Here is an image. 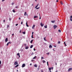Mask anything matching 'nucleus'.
Listing matches in <instances>:
<instances>
[{
    "mask_svg": "<svg viewBox=\"0 0 72 72\" xmlns=\"http://www.w3.org/2000/svg\"><path fill=\"white\" fill-rule=\"evenodd\" d=\"M53 27L54 28V29L55 30L56 28H57V26L56 25H54L53 26Z\"/></svg>",
    "mask_w": 72,
    "mask_h": 72,
    "instance_id": "1",
    "label": "nucleus"
},
{
    "mask_svg": "<svg viewBox=\"0 0 72 72\" xmlns=\"http://www.w3.org/2000/svg\"><path fill=\"white\" fill-rule=\"evenodd\" d=\"M26 66V64H24L22 65V67L23 68V67H24Z\"/></svg>",
    "mask_w": 72,
    "mask_h": 72,
    "instance_id": "2",
    "label": "nucleus"
},
{
    "mask_svg": "<svg viewBox=\"0 0 72 72\" xmlns=\"http://www.w3.org/2000/svg\"><path fill=\"white\" fill-rule=\"evenodd\" d=\"M24 15L26 16V15H27L28 16V14H27V13L26 12H25L24 14Z\"/></svg>",
    "mask_w": 72,
    "mask_h": 72,
    "instance_id": "3",
    "label": "nucleus"
},
{
    "mask_svg": "<svg viewBox=\"0 0 72 72\" xmlns=\"http://www.w3.org/2000/svg\"><path fill=\"white\" fill-rule=\"evenodd\" d=\"M53 69V68H48L49 71H51V69Z\"/></svg>",
    "mask_w": 72,
    "mask_h": 72,
    "instance_id": "4",
    "label": "nucleus"
},
{
    "mask_svg": "<svg viewBox=\"0 0 72 72\" xmlns=\"http://www.w3.org/2000/svg\"><path fill=\"white\" fill-rule=\"evenodd\" d=\"M40 25H41V27H43V26H44V24H42V23L41 22L40 23Z\"/></svg>",
    "mask_w": 72,
    "mask_h": 72,
    "instance_id": "5",
    "label": "nucleus"
},
{
    "mask_svg": "<svg viewBox=\"0 0 72 72\" xmlns=\"http://www.w3.org/2000/svg\"><path fill=\"white\" fill-rule=\"evenodd\" d=\"M72 15H71V16H70V21H72Z\"/></svg>",
    "mask_w": 72,
    "mask_h": 72,
    "instance_id": "6",
    "label": "nucleus"
},
{
    "mask_svg": "<svg viewBox=\"0 0 72 72\" xmlns=\"http://www.w3.org/2000/svg\"><path fill=\"white\" fill-rule=\"evenodd\" d=\"M15 65H17V64H18V62H15Z\"/></svg>",
    "mask_w": 72,
    "mask_h": 72,
    "instance_id": "7",
    "label": "nucleus"
},
{
    "mask_svg": "<svg viewBox=\"0 0 72 72\" xmlns=\"http://www.w3.org/2000/svg\"><path fill=\"white\" fill-rule=\"evenodd\" d=\"M8 41V38H6L5 39V42H7Z\"/></svg>",
    "mask_w": 72,
    "mask_h": 72,
    "instance_id": "8",
    "label": "nucleus"
},
{
    "mask_svg": "<svg viewBox=\"0 0 72 72\" xmlns=\"http://www.w3.org/2000/svg\"><path fill=\"white\" fill-rule=\"evenodd\" d=\"M71 70H72V68H69V69L68 71H71Z\"/></svg>",
    "mask_w": 72,
    "mask_h": 72,
    "instance_id": "9",
    "label": "nucleus"
},
{
    "mask_svg": "<svg viewBox=\"0 0 72 72\" xmlns=\"http://www.w3.org/2000/svg\"><path fill=\"white\" fill-rule=\"evenodd\" d=\"M35 27V25H33V26L32 27V29H34V27Z\"/></svg>",
    "mask_w": 72,
    "mask_h": 72,
    "instance_id": "10",
    "label": "nucleus"
},
{
    "mask_svg": "<svg viewBox=\"0 0 72 72\" xmlns=\"http://www.w3.org/2000/svg\"><path fill=\"white\" fill-rule=\"evenodd\" d=\"M20 54H19V53H18L17 54V55H18L19 56V58H20V55H19Z\"/></svg>",
    "mask_w": 72,
    "mask_h": 72,
    "instance_id": "11",
    "label": "nucleus"
},
{
    "mask_svg": "<svg viewBox=\"0 0 72 72\" xmlns=\"http://www.w3.org/2000/svg\"><path fill=\"white\" fill-rule=\"evenodd\" d=\"M49 48H52V46L51 45H50L49 46Z\"/></svg>",
    "mask_w": 72,
    "mask_h": 72,
    "instance_id": "12",
    "label": "nucleus"
},
{
    "mask_svg": "<svg viewBox=\"0 0 72 72\" xmlns=\"http://www.w3.org/2000/svg\"><path fill=\"white\" fill-rule=\"evenodd\" d=\"M38 18V16H35L34 17V18Z\"/></svg>",
    "mask_w": 72,
    "mask_h": 72,
    "instance_id": "13",
    "label": "nucleus"
},
{
    "mask_svg": "<svg viewBox=\"0 0 72 72\" xmlns=\"http://www.w3.org/2000/svg\"><path fill=\"white\" fill-rule=\"evenodd\" d=\"M26 24L27 27H29V26H28V24H27V22H26Z\"/></svg>",
    "mask_w": 72,
    "mask_h": 72,
    "instance_id": "14",
    "label": "nucleus"
},
{
    "mask_svg": "<svg viewBox=\"0 0 72 72\" xmlns=\"http://www.w3.org/2000/svg\"><path fill=\"white\" fill-rule=\"evenodd\" d=\"M18 66H19V64H17V65H16L15 66V68L17 67H18Z\"/></svg>",
    "mask_w": 72,
    "mask_h": 72,
    "instance_id": "15",
    "label": "nucleus"
},
{
    "mask_svg": "<svg viewBox=\"0 0 72 72\" xmlns=\"http://www.w3.org/2000/svg\"><path fill=\"white\" fill-rule=\"evenodd\" d=\"M34 67H37V65L36 64H35L34 65Z\"/></svg>",
    "mask_w": 72,
    "mask_h": 72,
    "instance_id": "16",
    "label": "nucleus"
},
{
    "mask_svg": "<svg viewBox=\"0 0 72 72\" xmlns=\"http://www.w3.org/2000/svg\"><path fill=\"white\" fill-rule=\"evenodd\" d=\"M33 48V45H31L30 47V48Z\"/></svg>",
    "mask_w": 72,
    "mask_h": 72,
    "instance_id": "17",
    "label": "nucleus"
},
{
    "mask_svg": "<svg viewBox=\"0 0 72 72\" xmlns=\"http://www.w3.org/2000/svg\"><path fill=\"white\" fill-rule=\"evenodd\" d=\"M33 40H31L30 41V43H31V44H32V42H33Z\"/></svg>",
    "mask_w": 72,
    "mask_h": 72,
    "instance_id": "18",
    "label": "nucleus"
},
{
    "mask_svg": "<svg viewBox=\"0 0 72 72\" xmlns=\"http://www.w3.org/2000/svg\"><path fill=\"white\" fill-rule=\"evenodd\" d=\"M28 49V46L26 47L25 48V49Z\"/></svg>",
    "mask_w": 72,
    "mask_h": 72,
    "instance_id": "19",
    "label": "nucleus"
},
{
    "mask_svg": "<svg viewBox=\"0 0 72 72\" xmlns=\"http://www.w3.org/2000/svg\"><path fill=\"white\" fill-rule=\"evenodd\" d=\"M44 28H47V26L46 25V26H44Z\"/></svg>",
    "mask_w": 72,
    "mask_h": 72,
    "instance_id": "20",
    "label": "nucleus"
},
{
    "mask_svg": "<svg viewBox=\"0 0 72 72\" xmlns=\"http://www.w3.org/2000/svg\"><path fill=\"white\" fill-rule=\"evenodd\" d=\"M51 22L53 23H54V22H55V21H51Z\"/></svg>",
    "mask_w": 72,
    "mask_h": 72,
    "instance_id": "21",
    "label": "nucleus"
},
{
    "mask_svg": "<svg viewBox=\"0 0 72 72\" xmlns=\"http://www.w3.org/2000/svg\"><path fill=\"white\" fill-rule=\"evenodd\" d=\"M42 63H45V61L44 60H43V61H42Z\"/></svg>",
    "mask_w": 72,
    "mask_h": 72,
    "instance_id": "22",
    "label": "nucleus"
},
{
    "mask_svg": "<svg viewBox=\"0 0 72 72\" xmlns=\"http://www.w3.org/2000/svg\"><path fill=\"white\" fill-rule=\"evenodd\" d=\"M38 6H39V4H37V5L35 6V8H37V7H38Z\"/></svg>",
    "mask_w": 72,
    "mask_h": 72,
    "instance_id": "23",
    "label": "nucleus"
},
{
    "mask_svg": "<svg viewBox=\"0 0 72 72\" xmlns=\"http://www.w3.org/2000/svg\"><path fill=\"white\" fill-rule=\"evenodd\" d=\"M13 12H14V13H15V11L14 10H13Z\"/></svg>",
    "mask_w": 72,
    "mask_h": 72,
    "instance_id": "24",
    "label": "nucleus"
},
{
    "mask_svg": "<svg viewBox=\"0 0 72 72\" xmlns=\"http://www.w3.org/2000/svg\"><path fill=\"white\" fill-rule=\"evenodd\" d=\"M9 27V25H7V28H8Z\"/></svg>",
    "mask_w": 72,
    "mask_h": 72,
    "instance_id": "25",
    "label": "nucleus"
},
{
    "mask_svg": "<svg viewBox=\"0 0 72 72\" xmlns=\"http://www.w3.org/2000/svg\"><path fill=\"white\" fill-rule=\"evenodd\" d=\"M22 33L24 34H26V32H22Z\"/></svg>",
    "mask_w": 72,
    "mask_h": 72,
    "instance_id": "26",
    "label": "nucleus"
},
{
    "mask_svg": "<svg viewBox=\"0 0 72 72\" xmlns=\"http://www.w3.org/2000/svg\"><path fill=\"white\" fill-rule=\"evenodd\" d=\"M60 3H61V4H62V5H63V3L62 2V1H60Z\"/></svg>",
    "mask_w": 72,
    "mask_h": 72,
    "instance_id": "27",
    "label": "nucleus"
},
{
    "mask_svg": "<svg viewBox=\"0 0 72 72\" xmlns=\"http://www.w3.org/2000/svg\"><path fill=\"white\" fill-rule=\"evenodd\" d=\"M44 39L45 41H46V38L45 37L44 38Z\"/></svg>",
    "mask_w": 72,
    "mask_h": 72,
    "instance_id": "28",
    "label": "nucleus"
},
{
    "mask_svg": "<svg viewBox=\"0 0 72 72\" xmlns=\"http://www.w3.org/2000/svg\"><path fill=\"white\" fill-rule=\"evenodd\" d=\"M58 32H61V30H58Z\"/></svg>",
    "mask_w": 72,
    "mask_h": 72,
    "instance_id": "29",
    "label": "nucleus"
},
{
    "mask_svg": "<svg viewBox=\"0 0 72 72\" xmlns=\"http://www.w3.org/2000/svg\"><path fill=\"white\" fill-rule=\"evenodd\" d=\"M36 58V56H35V57L33 58V59H35V58Z\"/></svg>",
    "mask_w": 72,
    "mask_h": 72,
    "instance_id": "30",
    "label": "nucleus"
},
{
    "mask_svg": "<svg viewBox=\"0 0 72 72\" xmlns=\"http://www.w3.org/2000/svg\"><path fill=\"white\" fill-rule=\"evenodd\" d=\"M33 54H34L33 53V52H32V53L31 54V55H33Z\"/></svg>",
    "mask_w": 72,
    "mask_h": 72,
    "instance_id": "31",
    "label": "nucleus"
},
{
    "mask_svg": "<svg viewBox=\"0 0 72 72\" xmlns=\"http://www.w3.org/2000/svg\"><path fill=\"white\" fill-rule=\"evenodd\" d=\"M47 66H49V64L48 63V62H47Z\"/></svg>",
    "mask_w": 72,
    "mask_h": 72,
    "instance_id": "32",
    "label": "nucleus"
},
{
    "mask_svg": "<svg viewBox=\"0 0 72 72\" xmlns=\"http://www.w3.org/2000/svg\"><path fill=\"white\" fill-rule=\"evenodd\" d=\"M50 54V53H46V54H47V55H49Z\"/></svg>",
    "mask_w": 72,
    "mask_h": 72,
    "instance_id": "33",
    "label": "nucleus"
},
{
    "mask_svg": "<svg viewBox=\"0 0 72 72\" xmlns=\"http://www.w3.org/2000/svg\"><path fill=\"white\" fill-rule=\"evenodd\" d=\"M9 43H7V44L6 45L7 46H8V45H9Z\"/></svg>",
    "mask_w": 72,
    "mask_h": 72,
    "instance_id": "34",
    "label": "nucleus"
},
{
    "mask_svg": "<svg viewBox=\"0 0 72 72\" xmlns=\"http://www.w3.org/2000/svg\"><path fill=\"white\" fill-rule=\"evenodd\" d=\"M18 24H15L16 26H18Z\"/></svg>",
    "mask_w": 72,
    "mask_h": 72,
    "instance_id": "35",
    "label": "nucleus"
},
{
    "mask_svg": "<svg viewBox=\"0 0 72 72\" xmlns=\"http://www.w3.org/2000/svg\"><path fill=\"white\" fill-rule=\"evenodd\" d=\"M32 38H33V35H32Z\"/></svg>",
    "mask_w": 72,
    "mask_h": 72,
    "instance_id": "36",
    "label": "nucleus"
},
{
    "mask_svg": "<svg viewBox=\"0 0 72 72\" xmlns=\"http://www.w3.org/2000/svg\"><path fill=\"white\" fill-rule=\"evenodd\" d=\"M60 41L58 42V44H60Z\"/></svg>",
    "mask_w": 72,
    "mask_h": 72,
    "instance_id": "37",
    "label": "nucleus"
},
{
    "mask_svg": "<svg viewBox=\"0 0 72 72\" xmlns=\"http://www.w3.org/2000/svg\"><path fill=\"white\" fill-rule=\"evenodd\" d=\"M40 8V7H39L38 8H36L37 9H39Z\"/></svg>",
    "mask_w": 72,
    "mask_h": 72,
    "instance_id": "38",
    "label": "nucleus"
},
{
    "mask_svg": "<svg viewBox=\"0 0 72 72\" xmlns=\"http://www.w3.org/2000/svg\"><path fill=\"white\" fill-rule=\"evenodd\" d=\"M39 16H40L39 19H41V17L40 16V14H39Z\"/></svg>",
    "mask_w": 72,
    "mask_h": 72,
    "instance_id": "39",
    "label": "nucleus"
},
{
    "mask_svg": "<svg viewBox=\"0 0 72 72\" xmlns=\"http://www.w3.org/2000/svg\"><path fill=\"white\" fill-rule=\"evenodd\" d=\"M16 8H18V6H17L16 7Z\"/></svg>",
    "mask_w": 72,
    "mask_h": 72,
    "instance_id": "40",
    "label": "nucleus"
},
{
    "mask_svg": "<svg viewBox=\"0 0 72 72\" xmlns=\"http://www.w3.org/2000/svg\"><path fill=\"white\" fill-rule=\"evenodd\" d=\"M21 24H23V22L22 21L21 22Z\"/></svg>",
    "mask_w": 72,
    "mask_h": 72,
    "instance_id": "41",
    "label": "nucleus"
},
{
    "mask_svg": "<svg viewBox=\"0 0 72 72\" xmlns=\"http://www.w3.org/2000/svg\"><path fill=\"white\" fill-rule=\"evenodd\" d=\"M1 64V61L0 60V65Z\"/></svg>",
    "mask_w": 72,
    "mask_h": 72,
    "instance_id": "42",
    "label": "nucleus"
},
{
    "mask_svg": "<svg viewBox=\"0 0 72 72\" xmlns=\"http://www.w3.org/2000/svg\"><path fill=\"white\" fill-rule=\"evenodd\" d=\"M14 3H12V5H14Z\"/></svg>",
    "mask_w": 72,
    "mask_h": 72,
    "instance_id": "43",
    "label": "nucleus"
},
{
    "mask_svg": "<svg viewBox=\"0 0 72 72\" xmlns=\"http://www.w3.org/2000/svg\"><path fill=\"white\" fill-rule=\"evenodd\" d=\"M4 1H5V0H2V1L3 2Z\"/></svg>",
    "mask_w": 72,
    "mask_h": 72,
    "instance_id": "44",
    "label": "nucleus"
},
{
    "mask_svg": "<svg viewBox=\"0 0 72 72\" xmlns=\"http://www.w3.org/2000/svg\"><path fill=\"white\" fill-rule=\"evenodd\" d=\"M41 59H44V57H41Z\"/></svg>",
    "mask_w": 72,
    "mask_h": 72,
    "instance_id": "45",
    "label": "nucleus"
},
{
    "mask_svg": "<svg viewBox=\"0 0 72 72\" xmlns=\"http://www.w3.org/2000/svg\"><path fill=\"white\" fill-rule=\"evenodd\" d=\"M33 50H34V51H35V50H35V48H34Z\"/></svg>",
    "mask_w": 72,
    "mask_h": 72,
    "instance_id": "46",
    "label": "nucleus"
},
{
    "mask_svg": "<svg viewBox=\"0 0 72 72\" xmlns=\"http://www.w3.org/2000/svg\"><path fill=\"white\" fill-rule=\"evenodd\" d=\"M8 44H10V42H8Z\"/></svg>",
    "mask_w": 72,
    "mask_h": 72,
    "instance_id": "47",
    "label": "nucleus"
},
{
    "mask_svg": "<svg viewBox=\"0 0 72 72\" xmlns=\"http://www.w3.org/2000/svg\"><path fill=\"white\" fill-rule=\"evenodd\" d=\"M19 20H20V19H21V18H19Z\"/></svg>",
    "mask_w": 72,
    "mask_h": 72,
    "instance_id": "48",
    "label": "nucleus"
},
{
    "mask_svg": "<svg viewBox=\"0 0 72 72\" xmlns=\"http://www.w3.org/2000/svg\"><path fill=\"white\" fill-rule=\"evenodd\" d=\"M33 32H32V35H33Z\"/></svg>",
    "mask_w": 72,
    "mask_h": 72,
    "instance_id": "49",
    "label": "nucleus"
},
{
    "mask_svg": "<svg viewBox=\"0 0 72 72\" xmlns=\"http://www.w3.org/2000/svg\"><path fill=\"white\" fill-rule=\"evenodd\" d=\"M30 66H32V64H30Z\"/></svg>",
    "mask_w": 72,
    "mask_h": 72,
    "instance_id": "50",
    "label": "nucleus"
},
{
    "mask_svg": "<svg viewBox=\"0 0 72 72\" xmlns=\"http://www.w3.org/2000/svg\"><path fill=\"white\" fill-rule=\"evenodd\" d=\"M56 2H58V0H57L56 1Z\"/></svg>",
    "mask_w": 72,
    "mask_h": 72,
    "instance_id": "51",
    "label": "nucleus"
},
{
    "mask_svg": "<svg viewBox=\"0 0 72 72\" xmlns=\"http://www.w3.org/2000/svg\"><path fill=\"white\" fill-rule=\"evenodd\" d=\"M9 20L10 21V20H11V19L10 18H9Z\"/></svg>",
    "mask_w": 72,
    "mask_h": 72,
    "instance_id": "52",
    "label": "nucleus"
},
{
    "mask_svg": "<svg viewBox=\"0 0 72 72\" xmlns=\"http://www.w3.org/2000/svg\"><path fill=\"white\" fill-rule=\"evenodd\" d=\"M19 32L20 33H21V30H20Z\"/></svg>",
    "mask_w": 72,
    "mask_h": 72,
    "instance_id": "53",
    "label": "nucleus"
},
{
    "mask_svg": "<svg viewBox=\"0 0 72 72\" xmlns=\"http://www.w3.org/2000/svg\"><path fill=\"white\" fill-rule=\"evenodd\" d=\"M14 34H13L12 35V36H13V35H14Z\"/></svg>",
    "mask_w": 72,
    "mask_h": 72,
    "instance_id": "54",
    "label": "nucleus"
},
{
    "mask_svg": "<svg viewBox=\"0 0 72 72\" xmlns=\"http://www.w3.org/2000/svg\"><path fill=\"white\" fill-rule=\"evenodd\" d=\"M32 6H33V4H32Z\"/></svg>",
    "mask_w": 72,
    "mask_h": 72,
    "instance_id": "55",
    "label": "nucleus"
},
{
    "mask_svg": "<svg viewBox=\"0 0 72 72\" xmlns=\"http://www.w3.org/2000/svg\"><path fill=\"white\" fill-rule=\"evenodd\" d=\"M65 46H67V45H66V44H65Z\"/></svg>",
    "mask_w": 72,
    "mask_h": 72,
    "instance_id": "56",
    "label": "nucleus"
},
{
    "mask_svg": "<svg viewBox=\"0 0 72 72\" xmlns=\"http://www.w3.org/2000/svg\"><path fill=\"white\" fill-rule=\"evenodd\" d=\"M5 21V20H4V21H3V22H4Z\"/></svg>",
    "mask_w": 72,
    "mask_h": 72,
    "instance_id": "57",
    "label": "nucleus"
},
{
    "mask_svg": "<svg viewBox=\"0 0 72 72\" xmlns=\"http://www.w3.org/2000/svg\"><path fill=\"white\" fill-rule=\"evenodd\" d=\"M64 44H66V42H64Z\"/></svg>",
    "mask_w": 72,
    "mask_h": 72,
    "instance_id": "58",
    "label": "nucleus"
},
{
    "mask_svg": "<svg viewBox=\"0 0 72 72\" xmlns=\"http://www.w3.org/2000/svg\"><path fill=\"white\" fill-rule=\"evenodd\" d=\"M55 64H56V65H57V62L55 63Z\"/></svg>",
    "mask_w": 72,
    "mask_h": 72,
    "instance_id": "59",
    "label": "nucleus"
},
{
    "mask_svg": "<svg viewBox=\"0 0 72 72\" xmlns=\"http://www.w3.org/2000/svg\"><path fill=\"white\" fill-rule=\"evenodd\" d=\"M37 69H38V70H39V68H38Z\"/></svg>",
    "mask_w": 72,
    "mask_h": 72,
    "instance_id": "60",
    "label": "nucleus"
},
{
    "mask_svg": "<svg viewBox=\"0 0 72 72\" xmlns=\"http://www.w3.org/2000/svg\"><path fill=\"white\" fill-rule=\"evenodd\" d=\"M17 72H18V70H17Z\"/></svg>",
    "mask_w": 72,
    "mask_h": 72,
    "instance_id": "61",
    "label": "nucleus"
},
{
    "mask_svg": "<svg viewBox=\"0 0 72 72\" xmlns=\"http://www.w3.org/2000/svg\"><path fill=\"white\" fill-rule=\"evenodd\" d=\"M50 72H51V70H50Z\"/></svg>",
    "mask_w": 72,
    "mask_h": 72,
    "instance_id": "62",
    "label": "nucleus"
},
{
    "mask_svg": "<svg viewBox=\"0 0 72 72\" xmlns=\"http://www.w3.org/2000/svg\"><path fill=\"white\" fill-rule=\"evenodd\" d=\"M26 44H24V45H25V46H26Z\"/></svg>",
    "mask_w": 72,
    "mask_h": 72,
    "instance_id": "63",
    "label": "nucleus"
},
{
    "mask_svg": "<svg viewBox=\"0 0 72 72\" xmlns=\"http://www.w3.org/2000/svg\"><path fill=\"white\" fill-rule=\"evenodd\" d=\"M41 72H44V71H42Z\"/></svg>",
    "mask_w": 72,
    "mask_h": 72,
    "instance_id": "64",
    "label": "nucleus"
}]
</instances>
